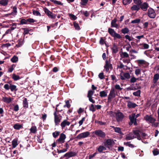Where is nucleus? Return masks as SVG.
Listing matches in <instances>:
<instances>
[{"label": "nucleus", "instance_id": "27", "mask_svg": "<svg viewBox=\"0 0 159 159\" xmlns=\"http://www.w3.org/2000/svg\"><path fill=\"white\" fill-rule=\"evenodd\" d=\"M9 87L11 91L13 92L14 91H16L17 90V89H16V85H14V84H10Z\"/></svg>", "mask_w": 159, "mask_h": 159}, {"label": "nucleus", "instance_id": "35", "mask_svg": "<svg viewBox=\"0 0 159 159\" xmlns=\"http://www.w3.org/2000/svg\"><path fill=\"white\" fill-rule=\"evenodd\" d=\"M140 6H138L137 5H134L131 7V9L132 10H136L138 11L140 9Z\"/></svg>", "mask_w": 159, "mask_h": 159}, {"label": "nucleus", "instance_id": "10", "mask_svg": "<svg viewBox=\"0 0 159 159\" xmlns=\"http://www.w3.org/2000/svg\"><path fill=\"white\" fill-rule=\"evenodd\" d=\"M148 15L150 18H154L156 16V14L154 10L151 7H149L148 9Z\"/></svg>", "mask_w": 159, "mask_h": 159}, {"label": "nucleus", "instance_id": "39", "mask_svg": "<svg viewBox=\"0 0 159 159\" xmlns=\"http://www.w3.org/2000/svg\"><path fill=\"white\" fill-rule=\"evenodd\" d=\"M129 29L127 27H125L121 30V33L124 34H128L129 32Z\"/></svg>", "mask_w": 159, "mask_h": 159}, {"label": "nucleus", "instance_id": "6", "mask_svg": "<svg viewBox=\"0 0 159 159\" xmlns=\"http://www.w3.org/2000/svg\"><path fill=\"white\" fill-rule=\"evenodd\" d=\"M143 118L147 122L151 124L153 123L156 120L152 115H146Z\"/></svg>", "mask_w": 159, "mask_h": 159}, {"label": "nucleus", "instance_id": "49", "mask_svg": "<svg viewBox=\"0 0 159 159\" xmlns=\"http://www.w3.org/2000/svg\"><path fill=\"white\" fill-rule=\"evenodd\" d=\"M113 127L114 128V129L115 132H116V133H119L120 134H121L122 133V132L121 131L120 128L119 127Z\"/></svg>", "mask_w": 159, "mask_h": 159}, {"label": "nucleus", "instance_id": "29", "mask_svg": "<svg viewBox=\"0 0 159 159\" xmlns=\"http://www.w3.org/2000/svg\"><path fill=\"white\" fill-rule=\"evenodd\" d=\"M159 79V74H156L154 75L153 80V82L154 83H156L158 80Z\"/></svg>", "mask_w": 159, "mask_h": 159}, {"label": "nucleus", "instance_id": "7", "mask_svg": "<svg viewBox=\"0 0 159 159\" xmlns=\"http://www.w3.org/2000/svg\"><path fill=\"white\" fill-rule=\"evenodd\" d=\"M93 133L98 137L101 138H104L106 136V134L102 130L97 129L93 132Z\"/></svg>", "mask_w": 159, "mask_h": 159}, {"label": "nucleus", "instance_id": "55", "mask_svg": "<svg viewBox=\"0 0 159 159\" xmlns=\"http://www.w3.org/2000/svg\"><path fill=\"white\" fill-rule=\"evenodd\" d=\"M140 21V19H136L132 20L131 23L133 24H138Z\"/></svg>", "mask_w": 159, "mask_h": 159}, {"label": "nucleus", "instance_id": "23", "mask_svg": "<svg viewBox=\"0 0 159 159\" xmlns=\"http://www.w3.org/2000/svg\"><path fill=\"white\" fill-rule=\"evenodd\" d=\"M136 137H134V136L131 133H129L128 135L126 136L125 137V139L126 140H130Z\"/></svg>", "mask_w": 159, "mask_h": 159}, {"label": "nucleus", "instance_id": "64", "mask_svg": "<svg viewBox=\"0 0 159 159\" xmlns=\"http://www.w3.org/2000/svg\"><path fill=\"white\" fill-rule=\"evenodd\" d=\"M19 110V107L18 106V105L17 104L14 106L13 108V110L16 111H18Z\"/></svg>", "mask_w": 159, "mask_h": 159}, {"label": "nucleus", "instance_id": "43", "mask_svg": "<svg viewBox=\"0 0 159 159\" xmlns=\"http://www.w3.org/2000/svg\"><path fill=\"white\" fill-rule=\"evenodd\" d=\"M23 30H24V32L23 33L24 35H25V34H29V32L30 31V30H31V29H28L27 28H25L23 29Z\"/></svg>", "mask_w": 159, "mask_h": 159}, {"label": "nucleus", "instance_id": "50", "mask_svg": "<svg viewBox=\"0 0 159 159\" xmlns=\"http://www.w3.org/2000/svg\"><path fill=\"white\" fill-rule=\"evenodd\" d=\"M138 63L139 66V65L145 64L146 61L143 60H139L137 61Z\"/></svg>", "mask_w": 159, "mask_h": 159}, {"label": "nucleus", "instance_id": "17", "mask_svg": "<svg viewBox=\"0 0 159 159\" xmlns=\"http://www.w3.org/2000/svg\"><path fill=\"white\" fill-rule=\"evenodd\" d=\"M120 79L122 80H125V79H129L130 78V75L129 73H125L123 75L120 74Z\"/></svg>", "mask_w": 159, "mask_h": 159}, {"label": "nucleus", "instance_id": "5", "mask_svg": "<svg viewBox=\"0 0 159 159\" xmlns=\"http://www.w3.org/2000/svg\"><path fill=\"white\" fill-rule=\"evenodd\" d=\"M44 12L49 18L55 19L56 18V15L52 12H51L48 8L46 7L44 8Z\"/></svg>", "mask_w": 159, "mask_h": 159}, {"label": "nucleus", "instance_id": "38", "mask_svg": "<svg viewBox=\"0 0 159 159\" xmlns=\"http://www.w3.org/2000/svg\"><path fill=\"white\" fill-rule=\"evenodd\" d=\"M99 95L101 97H105L107 96V93L104 91H101L99 92Z\"/></svg>", "mask_w": 159, "mask_h": 159}, {"label": "nucleus", "instance_id": "42", "mask_svg": "<svg viewBox=\"0 0 159 159\" xmlns=\"http://www.w3.org/2000/svg\"><path fill=\"white\" fill-rule=\"evenodd\" d=\"M30 132L31 133L35 134L37 131L36 127L35 126H33L30 129Z\"/></svg>", "mask_w": 159, "mask_h": 159}, {"label": "nucleus", "instance_id": "47", "mask_svg": "<svg viewBox=\"0 0 159 159\" xmlns=\"http://www.w3.org/2000/svg\"><path fill=\"white\" fill-rule=\"evenodd\" d=\"M33 14L34 15L36 16H41V15L40 12L38 11L37 10H33L32 11Z\"/></svg>", "mask_w": 159, "mask_h": 159}, {"label": "nucleus", "instance_id": "9", "mask_svg": "<svg viewBox=\"0 0 159 159\" xmlns=\"http://www.w3.org/2000/svg\"><path fill=\"white\" fill-rule=\"evenodd\" d=\"M104 68L105 69L106 71L108 72L109 71V69H112V65L110 63V60L108 61L107 60L105 61V64L104 66Z\"/></svg>", "mask_w": 159, "mask_h": 159}, {"label": "nucleus", "instance_id": "15", "mask_svg": "<svg viewBox=\"0 0 159 159\" xmlns=\"http://www.w3.org/2000/svg\"><path fill=\"white\" fill-rule=\"evenodd\" d=\"M127 107L129 108H135L138 106L135 103L133 102L130 101H127Z\"/></svg>", "mask_w": 159, "mask_h": 159}, {"label": "nucleus", "instance_id": "41", "mask_svg": "<svg viewBox=\"0 0 159 159\" xmlns=\"http://www.w3.org/2000/svg\"><path fill=\"white\" fill-rule=\"evenodd\" d=\"M17 24L16 23H13L11 25H11V27L10 28H9L10 30L11 31H12V30H14L16 28Z\"/></svg>", "mask_w": 159, "mask_h": 159}, {"label": "nucleus", "instance_id": "20", "mask_svg": "<svg viewBox=\"0 0 159 159\" xmlns=\"http://www.w3.org/2000/svg\"><path fill=\"white\" fill-rule=\"evenodd\" d=\"M17 7H13L12 10L13 11L12 12H11L10 13H9L8 14H7L5 15L6 16H9L10 15H12L13 16H15L16 15V13H17Z\"/></svg>", "mask_w": 159, "mask_h": 159}, {"label": "nucleus", "instance_id": "21", "mask_svg": "<svg viewBox=\"0 0 159 159\" xmlns=\"http://www.w3.org/2000/svg\"><path fill=\"white\" fill-rule=\"evenodd\" d=\"M70 124V122L67 121L66 120H64L63 121L61 124V127L62 128H63L66 125L69 126Z\"/></svg>", "mask_w": 159, "mask_h": 159}, {"label": "nucleus", "instance_id": "28", "mask_svg": "<svg viewBox=\"0 0 159 159\" xmlns=\"http://www.w3.org/2000/svg\"><path fill=\"white\" fill-rule=\"evenodd\" d=\"M3 101L7 103H10L11 101V98L9 97V98H7V97H3L2 98Z\"/></svg>", "mask_w": 159, "mask_h": 159}, {"label": "nucleus", "instance_id": "18", "mask_svg": "<svg viewBox=\"0 0 159 159\" xmlns=\"http://www.w3.org/2000/svg\"><path fill=\"white\" fill-rule=\"evenodd\" d=\"M141 131L139 130H133V132L134 135L136 136L137 139L139 140H141V138L139 133H140Z\"/></svg>", "mask_w": 159, "mask_h": 159}, {"label": "nucleus", "instance_id": "32", "mask_svg": "<svg viewBox=\"0 0 159 159\" xmlns=\"http://www.w3.org/2000/svg\"><path fill=\"white\" fill-rule=\"evenodd\" d=\"M95 122L96 123H97L98 124H99L101 125H107V122H103L101 121H99L97 120H95Z\"/></svg>", "mask_w": 159, "mask_h": 159}, {"label": "nucleus", "instance_id": "14", "mask_svg": "<svg viewBox=\"0 0 159 159\" xmlns=\"http://www.w3.org/2000/svg\"><path fill=\"white\" fill-rule=\"evenodd\" d=\"M115 114L116 120L118 121H121L123 118L124 116L122 112L119 111L115 112Z\"/></svg>", "mask_w": 159, "mask_h": 159}, {"label": "nucleus", "instance_id": "44", "mask_svg": "<svg viewBox=\"0 0 159 159\" xmlns=\"http://www.w3.org/2000/svg\"><path fill=\"white\" fill-rule=\"evenodd\" d=\"M18 60V58L17 57L15 56H14L11 59V61L14 63L16 62Z\"/></svg>", "mask_w": 159, "mask_h": 159}, {"label": "nucleus", "instance_id": "51", "mask_svg": "<svg viewBox=\"0 0 159 159\" xmlns=\"http://www.w3.org/2000/svg\"><path fill=\"white\" fill-rule=\"evenodd\" d=\"M127 89L128 90H137V89L135 88V87H134V84H131L130 87L128 88Z\"/></svg>", "mask_w": 159, "mask_h": 159}, {"label": "nucleus", "instance_id": "46", "mask_svg": "<svg viewBox=\"0 0 159 159\" xmlns=\"http://www.w3.org/2000/svg\"><path fill=\"white\" fill-rule=\"evenodd\" d=\"M140 45H143V48L142 49H148L149 48V45L148 44L146 43H142V44H140Z\"/></svg>", "mask_w": 159, "mask_h": 159}, {"label": "nucleus", "instance_id": "3", "mask_svg": "<svg viewBox=\"0 0 159 159\" xmlns=\"http://www.w3.org/2000/svg\"><path fill=\"white\" fill-rule=\"evenodd\" d=\"M103 143L104 145L106 147V148H108L109 149L113 147L115 143L113 139H105Z\"/></svg>", "mask_w": 159, "mask_h": 159}, {"label": "nucleus", "instance_id": "24", "mask_svg": "<svg viewBox=\"0 0 159 159\" xmlns=\"http://www.w3.org/2000/svg\"><path fill=\"white\" fill-rule=\"evenodd\" d=\"M9 0H0V4L2 6H6L8 3Z\"/></svg>", "mask_w": 159, "mask_h": 159}, {"label": "nucleus", "instance_id": "53", "mask_svg": "<svg viewBox=\"0 0 159 159\" xmlns=\"http://www.w3.org/2000/svg\"><path fill=\"white\" fill-rule=\"evenodd\" d=\"M134 3L138 6H140L142 3L141 0H134Z\"/></svg>", "mask_w": 159, "mask_h": 159}, {"label": "nucleus", "instance_id": "60", "mask_svg": "<svg viewBox=\"0 0 159 159\" xmlns=\"http://www.w3.org/2000/svg\"><path fill=\"white\" fill-rule=\"evenodd\" d=\"M136 81V79L135 77L133 76L131 78L130 80V83H134Z\"/></svg>", "mask_w": 159, "mask_h": 159}, {"label": "nucleus", "instance_id": "31", "mask_svg": "<svg viewBox=\"0 0 159 159\" xmlns=\"http://www.w3.org/2000/svg\"><path fill=\"white\" fill-rule=\"evenodd\" d=\"M108 33L111 35L112 37H113L114 34L116 32L113 30V29L109 28L108 31Z\"/></svg>", "mask_w": 159, "mask_h": 159}, {"label": "nucleus", "instance_id": "26", "mask_svg": "<svg viewBox=\"0 0 159 159\" xmlns=\"http://www.w3.org/2000/svg\"><path fill=\"white\" fill-rule=\"evenodd\" d=\"M23 107L25 108H27L28 107V102L27 101V99L25 98L23 100Z\"/></svg>", "mask_w": 159, "mask_h": 159}, {"label": "nucleus", "instance_id": "52", "mask_svg": "<svg viewBox=\"0 0 159 159\" xmlns=\"http://www.w3.org/2000/svg\"><path fill=\"white\" fill-rule=\"evenodd\" d=\"M60 133V132L56 131L55 132H53L52 133V135L54 138H56L59 135Z\"/></svg>", "mask_w": 159, "mask_h": 159}, {"label": "nucleus", "instance_id": "54", "mask_svg": "<svg viewBox=\"0 0 159 159\" xmlns=\"http://www.w3.org/2000/svg\"><path fill=\"white\" fill-rule=\"evenodd\" d=\"M65 102L66 105L64 106V107H66L68 108H70L71 106V105L70 104L69 101V100L66 101Z\"/></svg>", "mask_w": 159, "mask_h": 159}, {"label": "nucleus", "instance_id": "16", "mask_svg": "<svg viewBox=\"0 0 159 159\" xmlns=\"http://www.w3.org/2000/svg\"><path fill=\"white\" fill-rule=\"evenodd\" d=\"M54 115V121L56 125H57L60 122L61 119L60 118L59 116L57 115V113L54 112L53 113Z\"/></svg>", "mask_w": 159, "mask_h": 159}, {"label": "nucleus", "instance_id": "25", "mask_svg": "<svg viewBox=\"0 0 159 159\" xmlns=\"http://www.w3.org/2000/svg\"><path fill=\"white\" fill-rule=\"evenodd\" d=\"M98 151L100 153H102L103 150H106L107 148L104 145H100L98 148Z\"/></svg>", "mask_w": 159, "mask_h": 159}, {"label": "nucleus", "instance_id": "40", "mask_svg": "<svg viewBox=\"0 0 159 159\" xmlns=\"http://www.w3.org/2000/svg\"><path fill=\"white\" fill-rule=\"evenodd\" d=\"M52 2H53L54 4H57L58 5H63V3H61V2L60 1H58L56 0H50Z\"/></svg>", "mask_w": 159, "mask_h": 159}, {"label": "nucleus", "instance_id": "8", "mask_svg": "<svg viewBox=\"0 0 159 159\" xmlns=\"http://www.w3.org/2000/svg\"><path fill=\"white\" fill-rule=\"evenodd\" d=\"M116 94L115 93V89L114 88H112L110 91L109 94L108 96L107 100L109 102L111 101V99L115 97Z\"/></svg>", "mask_w": 159, "mask_h": 159}, {"label": "nucleus", "instance_id": "56", "mask_svg": "<svg viewBox=\"0 0 159 159\" xmlns=\"http://www.w3.org/2000/svg\"><path fill=\"white\" fill-rule=\"evenodd\" d=\"M113 37L114 38V39H115L116 38L118 39H121L122 38L120 34H117L116 32L115 33Z\"/></svg>", "mask_w": 159, "mask_h": 159}, {"label": "nucleus", "instance_id": "4", "mask_svg": "<svg viewBox=\"0 0 159 159\" xmlns=\"http://www.w3.org/2000/svg\"><path fill=\"white\" fill-rule=\"evenodd\" d=\"M35 21V20L32 18H29L26 20L25 19H22L20 21V23L18 24L19 25L29 24L31 23H34Z\"/></svg>", "mask_w": 159, "mask_h": 159}, {"label": "nucleus", "instance_id": "37", "mask_svg": "<svg viewBox=\"0 0 159 159\" xmlns=\"http://www.w3.org/2000/svg\"><path fill=\"white\" fill-rule=\"evenodd\" d=\"M73 25L75 28L76 30H80V28L79 25V24L76 23L75 21L73 22Z\"/></svg>", "mask_w": 159, "mask_h": 159}, {"label": "nucleus", "instance_id": "58", "mask_svg": "<svg viewBox=\"0 0 159 159\" xmlns=\"http://www.w3.org/2000/svg\"><path fill=\"white\" fill-rule=\"evenodd\" d=\"M18 44L16 45V47H20L23 44V42L21 40H19Z\"/></svg>", "mask_w": 159, "mask_h": 159}, {"label": "nucleus", "instance_id": "13", "mask_svg": "<svg viewBox=\"0 0 159 159\" xmlns=\"http://www.w3.org/2000/svg\"><path fill=\"white\" fill-rule=\"evenodd\" d=\"M90 135V133L89 132H84V133L78 134L76 137V138L79 139L84 138L88 137Z\"/></svg>", "mask_w": 159, "mask_h": 159}, {"label": "nucleus", "instance_id": "59", "mask_svg": "<svg viewBox=\"0 0 159 159\" xmlns=\"http://www.w3.org/2000/svg\"><path fill=\"white\" fill-rule=\"evenodd\" d=\"M81 13L86 17H88L89 15V13L87 11H81Z\"/></svg>", "mask_w": 159, "mask_h": 159}, {"label": "nucleus", "instance_id": "11", "mask_svg": "<svg viewBox=\"0 0 159 159\" xmlns=\"http://www.w3.org/2000/svg\"><path fill=\"white\" fill-rule=\"evenodd\" d=\"M66 138V135L63 133H61L59 137V138L57 140V142L59 143H62L65 142V140Z\"/></svg>", "mask_w": 159, "mask_h": 159}, {"label": "nucleus", "instance_id": "2", "mask_svg": "<svg viewBox=\"0 0 159 159\" xmlns=\"http://www.w3.org/2000/svg\"><path fill=\"white\" fill-rule=\"evenodd\" d=\"M92 90H89L88 91L87 94V97L89 98V101L92 103H95V101L93 99L92 96L94 93V90H96L97 87H95L94 84L92 85L91 87Z\"/></svg>", "mask_w": 159, "mask_h": 159}, {"label": "nucleus", "instance_id": "33", "mask_svg": "<svg viewBox=\"0 0 159 159\" xmlns=\"http://www.w3.org/2000/svg\"><path fill=\"white\" fill-rule=\"evenodd\" d=\"M13 127L15 129L18 130L23 128L22 126L18 123H17L14 125Z\"/></svg>", "mask_w": 159, "mask_h": 159}, {"label": "nucleus", "instance_id": "45", "mask_svg": "<svg viewBox=\"0 0 159 159\" xmlns=\"http://www.w3.org/2000/svg\"><path fill=\"white\" fill-rule=\"evenodd\" d=\"M132 1V0H122V2L124 5H127L130 3Z\"/></svg>", "mask_w": 159, "mask_h": 159}, {"label": "nucleus", "instance_id": "30", "mask_svg": "<svg viewBox=\"0 0 159 159\" xmlns=\"http://www.w3.org/2000/svg\"><path fill=\"white\" fill-rule=\"evenodd\" d=\"M116 19L114 18L112 20L111 22V27H117V25L116 24Z\"/></svg>", "mask_w": 159, "mask_h": 159}, {"label": "nucleus", "instance_id": "63", "mask_svg": "<svg viewBox=\"0 0 159 159\" xmlns=\"http://www.w3.org/2000/svg\"><path fill=\"white\" fill-rule=\"evenodd\" d=\"M69 16L70 19L72 20H75L77 18V17L76 16L72 14H70Z\"/></svg>", "mask_w": 159, "mask_h": 159}, {"label": "nucleus", "instance_id": "36", "mask_svg": "<svg viewBox=\"0 0 159 159\" xmlns=\"http://www.w3.org/2000/svg\"><path fill=\"white\" fill-rule=\"evenodd\" d=\"M18 145L17 140L15 139L12 141V145L13 148H16Z\"/></svg>", "mask_w": 159, "mask_h": 159}, {"label": "nucleus", "instance_id": "61", "mask_svg": "<svg viewBox=\"0 0 159 159\" xmlns=\"http://www.w3.org/2000/svg\"><path fill=\"white\" fill-rule=\"evenodd\" d=\"M89 110L92 111L93 112L94 111L96 110L94 107V106L93 104H92L89 107Z\"/></svg>", "mask_w": 159, "mask_h": 159}, {"label": "nucleus", "instance_id": "19", "mask_svg": "<svg viewBox=\"0 0 159 159\" xmlns=\"http://www.w3.org/2000/svg\"><path fill=\"white\" fill-rule=\"evenodd\" d=\"M148 7V4L147 2H144L143 4L141 3L140 5V7L144 11L147 10Z\"/></svg>", "mask_w": 159, "mask_h": 159}, {"label": "nucleus", "instance_id": "1", "mask_svg": "<svg viewBox=\"0 0 159 159\" xmlns=\"http://www.w3.org/2000/svg\"><path fill=\"white\" fill-rule=\"evenodd\" d=\"M140 116V114H138L135 115L134 113H132L131 115L129 116L130 121L129 122V125L130 126L132 125L133 124H134V126L138 125V124L137 122V120H138L137 119V118Z\"/></svg>", "mask_w": 159, "mask_h": 159}, {"label": "nucleus", "instance_id": "48", "mask_svg": "<svg viewBox=\"0 0 159 159\" xmlns=\"http://www.w3.org/2000/svg\"><path fill=\"white\" fill-rule=\"evenodd\" d=\"M141 93V91L140 90H138L136 92H134L133 93L134 95L136 96H140Z\"/></svg>", "mask_w": 159, "mask_h": 159}, {"label": "nucleus", "instance_id": "12", "mask_svg": "<svg viewBox=\"0 0 159 159\" xmlns=\"http://www.w3.org/2000/svg\"><path fill=\"white\" fill-rule=\"evenodd\" d=\"M76 155V153L75 152H68L65 154H64L63 156L61 157V158H62L64 157H66V158L65 159H67L68 158L72 157L73 156H75Z\"/></svg>", "mask_w": 159, "mask_h": 159}, {"label": "nucleus", "instance_id": "22", "mask_svg": "<svg viewBox=\"0 0 159 159\" xmlns=\"http://www.w3.org/2000/svg\"><path fill=\"white\" fill-rule=\"evenodd\" d=\"M111 49L112 50V53L113 54L116 53L118 51L117 45H116L115 43L113 44V47Z\"/></svg>", "mask_w": 159, "mask_h": 159}, {"label": "nucleus", "instance_id": "57", "mask_svg": "<svg viewBox=\"0 0 159 159\" xmlns=\"http://www.w3.org/2000/svg\"><path fill=\"white\" fill-rule=\"evenodd\" d=\"M98 76L99 78L101 80H102L104 78V76L103 72H101L99 73Z\"/></svg>", "mask_w": 159, "mask_h": 159}, {"label": "nucleus", "instance_id": "34", "mask_svg": "<svg viewBox=\"0 0 159 159\" xmlns=\"http://www.w3.org/2000/svg\"><path fill=\"white\" fill-rule=\"evenodd\" d=\"M12 79L15 81L18 80L20 79L19 75H16L15 74H13L12 75Z\"/></svg>", "mask_w": 159, "mask_h": 159}, {"label": "nucleus", "instance_id": "62", "mask_svg": "<svg viewBox=\"0 0 159 159\" xmlns=\"http://www.w3.org/2000/svg\"><path fill=\"white\" fill-rule=\"evenodd\" d=\"M157 149L156 148V150H153V154L154 155L156 156L159 154V150H157Z\"/></svg>", "mask_w": 159, "mask_h": 159}]
</instances>
